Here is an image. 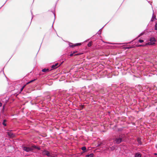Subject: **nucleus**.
I'll return each mask as SVG.
<instances>
[{
	"instance_id": "nucleus-1",
	"label": "nucleus",
	"mask_w": 157,
	"mask_h": 157,
	"mask_svg": "<svg viewBox=\"0 0 157 157\" xmlns=\"http://www.w3.org/2000/svg\"><path fill=\"white\" fill-rule=\"evenodd\" d=\"M124 134H121L119 136L115 138L114 140V143L118 144L123 141L124 138Z\"/></svg>"
},
{
	"instance_id": "nucleus-2",
	"label": "nucleus",
	"mask_w": 157,
	"mask_h": 157,
	"mask_svg": "<svg viewBox=\"0 0 157 157\" xmlns=\"http://www.w3.org/2000/svg\"><path fill=\"white\" fill-rule=\"evenodd\" d=\"M155 39L153 37H151L150 38V42L146 43V45H153L155 44Z\"/></svg>"
},
{
	"instance_id": "nucleus-3",
	"label": "nucleus",
	"mask_w": 157,
	"mask_h": 157,
	"mask_svg": "<svg viewBox=\"0 0 157 157\" xmlns=\"http://www.w3.org/2000/svg\"><path fill=\"white\" fill-rule=\"evenodd\" d=\"M22 149L24 151L29 152L30 151H32L33 150V148L32 147H30L26 146H23L22 147Z\"/></svg>"
},
{
	"instance_id": "nucleus-4",
	"label": "nucleus",
	"mask_w": 157,
	"mask_h": 157,
	"mask_svg": "<svg viewBox=\"0 0 157 157\" xmlns=\"http://www.w3.org/2000/svg\"><path fill=\"white\" fill-rule=\"evenodd\" d=\"M42 154L44 155H46L49 157H54V156L52 155L50 153L46 150L43 151Z\"/></svg>"
},
{
	"instance_id": "nucleus-5",
	"label": "nucleus",
	"mask_w": 157,
	"mask_h": 157,
	"mask_svg": "<svg viewBox=\"0 0 157 157\" xmlns=\"http://www.w3.org/2000/svg\"><path fill=\"white\" fill-rule=\"evenodd\" d=\"M58 64H59L58 63H55V64L52 65L51 66V67L53 69H56V68L58 67L60 65H58Z\"/></svg>"
},
{
	"instance_id": "nucleus-6",
	"label": "nucleus",
	"mask_w": 157,
	"mask_h": 157,
	"mask_svg": "<svg viewBox=\"0 0 157 157\" xmlns=\"http://www.w3.org/2000/svg\"><path fill=\"white\" fill-rule=\"evenodd\" d=\"M141 154L137 152L135 154L134 157H141Z\"/></svg>"
},
{
	"instance_id": "nucleus-7",
	"label": "nucleus",
	"mask_w": 157,
	"mask_h": 157,
	"mask_svg": "<svg viewBox=\"0 0 157 157\" xmlns=\"http://www.w3.org/2000/svg\"><path fill=\"white\" fill-rule=\"evenodd\" d=\"M94 155L93 153H91L90 154L86 155L85 157H94Z\"/></svg>"
},
{
	"instance_id": "nucleus-8",
	"label": "nucleus",
	"mask_w": 157,
	"mask_h": 157,
	"mask_svg": "<svg viewBox=\"0 0 157 157\" xmlns=\"http://www.w3.org/2000/svg\"><path fill=\"white\" fill-rule=\"evenodd\" d=\"M8 135L10 137H13V134L11 132H7Z\"/></svg>"
},
{
	"instance_id": "nucleus-9",
	"label": "nucleus",
	"mask_w": 157,
	"mask_h": 157,
	"mask_svg": "<svg viewBox=\"0 0 157 157\" xmlns=\"http://www.w3.org/2000/svg\"><path fill=\"white\" fill-rule=\"evenodd\" d=\"M69 47L71 48H73L74 47L76 46L75 44H73L72 43H69Z\"/></svg>"
},
{
	"instance_id": "nucleus-10",
	"label": "nucleus",
	"mask_w": 157,
	"mask_h": 157,
	"mask_svg": "<svg viewBox=\"0 0 157 157\" xmlns=\"http://www.w3.org/2000/svg\"><path fill=\"white\" fill-rule=\"evenodd\" d=\"M49 71V69H44L42 70V71L43 72H45L46 71Z\"/></svg>"
},
{
	"instance_id": "nucleus-11",
	"label": "nucleus",
	"mask_w": 157,
	"mask_h": 157,
	"mask_svg": "<svg viewBox=\"0 0 157 157\" xmlns=\"http://www.w3.org/2000/svg\"><path fill=\"white\" fill-rule=\"evenodd\" d=\"M153 15L151 20V21H153L155 20L156 19L155 17H154L153 16L154 13H153Z\"/></svg>"
},
{
	"instance_id": "nucleus-12",
	"label": "nucleus",
	"mask_w": 157,
	"mask_h": 157,
	"mask_svg": "<svg viewBox=\"0 0 157 157\" xmlns=\"http://www.w3.org/2000/svg\"><path fill=\"white\" fill-rule=\"evenodd\" d=\"M107 43L108 44H121V43H110V42H107Z\"/></svg>"
},
{
	"instance_id": "nucleus-13",
	"label": "nucleus",
	"mask_w": 157,
	"mask_h": 157,
	"mask_svg": "<svg viewBox=\"0 0 157 157\" xmlns=\"http://www.w3.org/2000/svg\"><path fill=\"white\" fill-rule=\"evenodd\" d=\"M86 147L85 146L81 148V149L83 151H86Z\"/></svg>"
},
{
	"instance_id": "nucleus-14",
	"label": "nucleus",
	"mask_w": 157,
	"mask_h": 157,
	"mask_svg": "<svg viewBox=\"0 0 157 157\" xmlns=\"http://www.w3.org/2000/svg\"><path fill=\"white\" fill-rule=\"evenodd\" d=\"M6 120H4L2 122L3 125L5 126H6Z\"/></svg>"
},
{
	"instance_id": "nucleus-15",
	"label": "nucleus",
	"mask_w": 157,
	"mask_h": 157,
	"mask_svg": "<svg viewBox=\"0 0 157 157\" xmlns=\"http://www.w3.org/2000/svg\"><path fill=\"white\" fill-rule=\"evenodd\" d=\"M32 147H33V148L36 149L38 150L40 149V148L39 147H37L36 146H35V145H33V146H32Z\"/></svg>"
},
{
	"instance_id": "nucleus-16",
	"label": "nucleus",
	"mask_w": 157,
	"mask_h": 157,
	"mask_svg": "<svg viewBox=\"0 0 157 157\" xmlns=\"http://www.w3.org/2000/svg\"><path fill=\"white\" fill-rule=\"evenodd\" d=\"M110 148L111 150H113L115 148V146H113L112 147H110Z\"/></svg>"
},
{
	"instance_id": "nucleus-17",
	"label": "nucleus",
	"mask_w": 157,
	"mask_h": 157,
	"mask_svg": "<svg viewBox=\"0 0 157 157\" xmlns=\"http://www.w3.org/2000/svg\"><path fill=\"white\" fill-rule=\"evenodd\" d=\"M137 142H138V143L139 144H141V142L140 140V139L138 138L137 139Z\"/></svg>"
},
{
	"instance_id": "nucleus-18",
	"label": "nucleus",
	"mask_w": 157,
	"mask_h": 157,
	"mask_svg": "<svg viewBox=\"0 0 157 157\" xmlns=\"http://www.w3.org/2000/svg\"><path fill=\"white\" fill-rule=\"evenodd\" d=\"M91 45H92V43L91 42H89L87 44V46L89 47H90L91 46Z\"/></svg>"
},
{
	"instance_id": "nucleus-19",
	"label": "nucleus",
	"mask_w": 157,
	"mask_h": 157,
	"mask_svg": "<svg viewBox=\"0 0 157 157\" xmlns=\"http://www.w3.org/2000/svg\"><path fill=\"white\" fill-rule=\"evenodd\" d=\"M144 34V33H141L138 36V37H137V38H139V37H140V36H142Z\"/></svg>"
},
{
	"instance_id": "nucleus-20",
	"label": "nucleus",
	"mask_w": 157,
	"mask_h": 157,
	"mask_svg": "<svg viewBox=\"0 0 157 157\" xmlns=\"http://www.w3.org/2000/svg\"><path fill=\"white\" fill-rule=\"evenodd\" d=\"M155 30H157V23H155Z\"/></svg>"
},
{
	"instance_id": "nucleus-21",
	"label": "nucleus",
	"mask_w": 157,
	"mask_h": 157,
	"mask_svg": "<svg viewBox=\"0 0 157 157\" xmlns=\"http://www.w3.org/2000/svg\"><path fill=\"white\" fill-rule=\"evenodd\" d=\"M101 29H100L98 32L97 34H98L99 35H100L101 33Z\"/></svg>"
},
{
	"instance_id": "nucleus-22",
	"label": "nucleus",
	"mask_w": 157,
	"mask_h": 157,
	"mask_svg": "<svg viewBox=\"0 0 157 157\" xmlns=\"http://www.w3.org/2000/svg\"><path fill=\"white\" fill-rule=\"evenodd\" d=\"M147 45H146V44H142V45H138V46L139 47H140V46H146Z\"/></svg>"
},
{
	"instance_id": "nucleus-23",
	"label": "nucleus",
	"mask_w": 157,
	"mask_h": 157,
	"mask_svg": "<svg viewBox=\"0 0 157 157\" xmlns=\"http://www.w3.org/2000/svg\"><path fill=\"white\" fill-rule=\"evenodd\" d=\"M81 44V43H77L75 44L76 46L78 45H80Z\"/></svg>"
},
{
	"instance_id": "nucleus-24",
	"label": "nucleus",
	"mask_w": 157,
	"mask_h": 157,
	"mask_svg": "<svg viewBox=\"0 0 157 157\" xmlns=\"http://www.w3.org/2000/svg\"><path fill=\"white\" fill-rule=\"evenodd\" d=\"M35 80V79H34V80H32L30 81H29V82H28L27 83V84H28V83H30L31 82H33Z\"/></svg>"
},
{
	"instance_id": "nucleus-25",
	"label": "nucleus",
	"mask_w": 157,
	"mask_h": 157,
	"mask_svg": "<svg viewBox=\"0 0 157 157\" xmlns=\"http://www.w3.org/2000/svg\"><path fill=\"white\" fill-rule=\"evenodd\" d=\"M139 42L140 43H142L144 42V40H139Z\"/></svg>"
},
{
	"instance_id": "nucleus-26",
	"label": "nucleus",
	"mask_w": 157,
	"mask_h": 157,
	"mask_svg": "<svg viewBox=\"0 0 157 157\" xmlns=\"http://www.w3.org/2000/svg\"><path fill=\"white\" fill-rule=\"evenodd\" d=\"M110 47H111L112 48H116V47L115 46H110Z\"/></svg>"
},
{
	"instance_id": "nucleus-27",
	"label": "nucleus",
	"mask_w": 157,
	"mask_h": 157,
	"mask_svg": "<svg viewBox=\"0 0 157 157\" xmlns=\"http://www.w3.org/2000/svg\"><path fill=\"white\" fill-rule=\"evenodd\" d=\"M74 54L73 53H71L70 55V56H73L74 55Z\"/></svg>"
},
{
	"instance_id": "nucleus-28",
	"label": "nucleus",
	"mask_w": 157,
	"mask_h": 157,
	"mask_svg": "<svg viewBox=\"0 0 157 157\" xmlns=\"http://www.w3.org/2000/svg\"><path fill=\"white\" fill-rule=\"evenodd\" d=\"M112 144H113V142L110 143L109 144H108V146H109L111 145Z\"/></svg>"
},
{
	"instance_id": "nucleus-29",
	"label": "nucleus",
	"mask_w": 157,
	"mask_h": 157,
	"mask_svg": "<svg viewBox=\"0 0 157 157\" xmlns=\"http://www.w3.org/2000/svg\"><path fill=\"white\" fill-rule=\"evenodd\" d=\"M77 52V51H75L73 53L74 54H75V53H76Z\"/></svg>"
},
{
	"instance_id": "nucleus-30",
	"label": "nucleus",
	"mask_w": 157,
	"mask_h": 157,
	"mask_svg": "<svg viewBox=\"0 0 157 157\" xmlns=\"http://www.w3.org/2000/svg\"><path fill=\"white\" fill-rule=\"evenodd\" d=\"M131 48V47H127V48L129 49H130Z\"/></svg>"
},
{
	"instance_id": "nucleus-31",
	"label": "nucleus",
	"mask_w": 157,
	"mask_h": 157,
	"mask_svg": "<svg viewBox=\"0 0 157 157\" xmlns=\"http://www.w3.org/2000/svg\"><path fill=\"white\" fill-rule=\"evenodd\" d=\"M2 103L0 101V107H1L2 106Z\"/></svg>"
},
{
	"instance_id": "nucleus-32",
	"label": "nucleus",
	"mask_w": 157,
	"mask_h": 157,
	"mask_svg": "<svg viewBox=\"0 0 157 157\" xmlns=\"http://www.w3.org/2000/svg\"><path fill=\"white\" fill-rule=\"evenodd\" d=\"M80 55L79 54H75V56H76V55Z\"/></svg>"
},
{
	"instance_id": "nucleus-33",
	"label": "nucleus",
	"mask_w": 157,
	"mask_h": 157,
	"mask_svg": "<svg viewBox=\"0 0 157 157\" xmlns=\"http://www.w3.org/2000/svg\"><path fill=\"white\" fill-rule=\"evenodd\" d=\"M24 86L22 88H21V90H22L24 88Z\"/></svg>"
},
{
	"instance_id": "nucleus-34",
	"label": "nucleus",
	"mask_w": 157,
	"mask_h": 157,
	"mask_svg": "<svg viewBox=\"0 0 157 157\" xmlns=\"http://www.w3.org/2000/svg\"><path fill=\"white\" fill-rule=\"evenodd\" d=\"M154 154H155V155H157V153H155Z\"/></svg>"
}]
</instances>
